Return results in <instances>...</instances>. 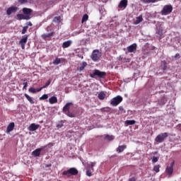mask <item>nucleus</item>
I'll list each match as a JSON object with an SVG mask.
<instances>
[{
	"instance_id": "0eeeda50",
	"label": "nucleus",
	"mask_w": 181,
	"mask_h": 181,
	"mask_svg": "<svg viewBox=\"0 0 181 181\" xmlns=\"http://www.w3.org/2000/svg\"><path fill=\"white\" fill-rule=\"evenodd\" d=\"M173 166H175V160L170 163V166H167L165 169V172L169 175V176H172L173 173Z\"/></svg>"
},
{
	"instance_id": "de8ad7c7",
	"label": "nucleus",
	"mask_w": 181,
	"mask_h": 181,
	"mask_svg": "<svg viewBox=\"0 0 181 181\" xmlns=\"http://www.w3.org/2000/svg\"><path fill=\"white\" fill-rule=\"evenodd\" d=\"M175 59H180V54H179V53L176 54L175 55Z\"/></svg>"
},
{
	"instance_id": "79ce46f5",
	"label": "nucleus",
	"mask_w": 181,
	"mask_h": 181,
	"mask_svg": "<svg viewBox=\"0 0 181 181\" xmlns=\"http://www.w3.org/2000/svg\"><path fill=\"white\" fill-rule=\"evenodd\" d=\"M62 18L60 16H57V17H54V22H60Z\"/></svg>"
},
{
	"instance_id": "58836bf2",
	"label": "nucleus",
	"mask_w": 181,
	"mask_h": 181,
	"mask_svg": "<svg viewBox=\"0 0 181 181\" xmlns=\"http://www.w3.org/2000/svg\"><path fill=\"white\" fill-rule=\"evenodd\" d=\"M47 98H49V95L47 94H44L40 98V100H47Z\"/></svg>"
},
{
	"instance_id": "37998d69",
	"label": "nucleus",
	"mask_w": 181,
	"mask_h": 181,
	"mask_svg": "<svg viewBox=\"0 0 181 181\" xmlns=\"http://www.w3.org/2000/svg\"><path fill=\"white\" fill-rule=\"evenodd\" d=\"M152 162L153 163H156V162H158V157L153 156L152 158Z\"/></svg>"
},
{
	"instance_id": "49530a36",
	"label": "nucleus",
	"mask_w": 181,
	"mask_h": 181,
	"mask_svg": "<svg viewBox=\"0 0 181 181\" xmlns=\"http://www.w3.org/2000/svg\"><path fill=\"white\" fill-rule=\"evenodd\" d=\"M63 127V123H59L57 124V128H62Z\"/></svg>"
},
{
	"instance_id": "8fccbe9b",
	"label": "nucleus",
	"mask_w": 181,
	"mask_h": 181,
	"mask_svg": "<svg viewBox=\"0 0 181 181\" xmlns=\"http://www.w3.org/2000/svg\"><path fill=\"white\" fill-rule=\"evenodd\" d=\"M129 181H136V179H135L134 177H132L129 178Z\"/></svg>"
},
{
	"instance_id": "09e8293b",
	"label": "nucleus",
	"mask_w": 181,
	"mask_h": 181,
	"mask_svg": "<svg viewBox=\"0 0 181 181\" xmlns=\"http://www.w3.org/2000/svg\"><path fill=\"white\" fill-rule=\"evenodd\" d=\"M33 24H32V22L27 23L28 28H29V26H33Z\"/></svg>"
},
{
	"instance_id": "ea45409f",
	"label": "nucleus",
	"mask_w": 181,
	"mask_h": 181,
	"mask_svg": "<svg viewBox=\"0 0 181 181\" xmlns=\"http://www.w3.org/2000/svg\"><path fill=\"white\" fill-rule=\"evenodd\" d=\"M52 83V80H49L46 83L45 86H42V88H47L49 86H50V83Z\"/></svg>"
},
{
	"instance_id": "a878e982",
	"label": "nucleus",
	"mask_w": 181,
	"mask_h": 181,
	"mask_svg": "<svg viewBox=\"0 0 181 181\" xmlns=\"http://www.w3.org/2000/svg\"><path fill=\"white\" fill-rule=\"evenodd\" d=\"M136 123V121L135 120H126L125 124L126 125H134V124Z\"/></svg>"
},
{
	"instance_id": "39448f33",
	"label": "nucleus",
	"mask_w": 181,
	"mask_h": 181,
	"mask_svg": "<svg viewBox=\"0 0 181 181\" xmlns=\"http://www.w3.org/2000/svg\"><path fill=\"white\" fill-rule=\"evenodd\" d=\"M90 57L93 62H98L100 57H101V52L98 49H95L93 51Z\"/></svg>"
},
{
	"instance_id": "1a4fd4ad",
	"label": "nucleus",
	"mask_w": 181,
	"mask_h": 181,
	"mask_svg": "<svg viewBox=\"0 0 181 181\" xmlns=\"http://www.w3.org/2000/svg\"><path fill=\"white\" fill-rule=\"evenodd\" d=\"M40 127V124H36L35 123H32L28 127V131H30V132H33V131H36L37 129H39Z\"/></svg>"
},
{
	"instance_id": "6ab92c4d",
	"label": "nucleus",
	"mask_w": 181,
	"mask_h": 181,
	"mask_svg": "<svg viewBox=\"0 0 181 181\" xmlns=\"http://www.w3.org/2000/svg\"><path fill=\"white\" fill-rule=\"evenodd\" d=\"M156 34L158 35L160 40L163 37L162 36H163V29H162L161 28H159L158 29H157Z\"/></svg>"
},
{
	"instance_id": "e433bc0d",
	"label": "nucleus",
	"mask_w": 181,
	"mask_h": 181,
	"mask_svg": "<svg viewBox=\"0 0 181 181\" xmlns=\"http://www.w3.org/2000/svg\"><path fill=\"white\" fill-rule=\"evenodd\" d=\"M24 83H23V90H26V88L28 87V80L27 79H23Z\"/></svg>"
},
{
	"instance_id": "f3484780",
	"label": "nucleus",
	"mask_w": 181,
	"mask_h": 181,
	"mask_svg": "<svg viewBox=\"0 0 181 181\" xmlns=\"http://www.w3.org/2000/svg\"><path fill=\"white\" fill-rule=\"evenodd\" d=\"M125 149H127V145H122V146H119L117 148L116 151L118 153H121V152H124Z\"/></svg>"
},
{
	"instance_id": "5701e85b",
	"label": "nucleus",
	"mask_w": 181,
	"mask_h": 181,
	"mask_svg": "<svg viewBox=\"0 0 181 181\" xmlns=\"http://www.w3.org/2000/svg\"><path fill=\"white\" fill-rule=\"evenodd\" d=\"M54 33L51 32V33H48V34H42V39H44L45 40H46L47 37H52V36H53Z\"/></svg>"
},
{
	"instance_id": "a18cd8bd",
	"label": "nucleus",
	"mask_w": 181,
	"mask_h": 181,
	"mask_svg": "<svg viewBox=\"0 0 181 181\" xmlns=\"http://www.w3.org/2000/svg\"><path fill=\"white\" fill-rule=\"evenodd\" d=\"M43 88H45L41 87V88H37L35 90H36L37 93H39V92L42 91V90H43Z\"/></svg>"
},
{
	"instance_id": "393cba45",
	"label": "nucleus",
	"mask_w": 181,
	"mask_h": 181,
	"mask_svg": "<svg viewBox=\"0 0 181 181\" xmlns=\"http://www.w3.org/2000/svg\"><path fill=\"white\" fill-rule=\"evenodd\" d=\"M142 21H144L142 16H139V17H136V21L134 22V25H139V23H141Z\"/></svg>"
},
{
	"instance_id": "603ef678",
	"label": "nucleus",
	"mask_w": 181,
	"mask_h": 181,
	"mask_svg": "<svg viewBox=\"0 0 181 181\" xmlns=\"http://www.w3.org/2000/svg\"><path fill=\"white\" fill-rule=\"evenodd\" d=\"M52 167V164H47L45 165V168H50Z\"/></svg>"
},
{
	"instance_id": "b1692460",
	"label": "nucleus",
	"mask_w": 181,
	"mask_h": 181,
	"mask_svg": "<svg viewBox=\"0 0 181 181\" xmlns=\"http://www.w3.org/2000/svg\"><path fill=\"white\" fill-rule=\"evenodd\" d=\"M41 151H42V149H40V148L35 149L34 151H33V156H35V157L40 156Z\"/></svg>"
},
{
	"instance_id": "4c0bfd02",
	"label": "nucleus",
	"mask_w": 181,
	"mask_h": 181,
	"mask_svg": "<svg viewBox=\"0 0 181 181\" xmlns=\"http://www.w3.org/2000/svg\"><path fill=\"white\" fill-rule=\"evenodd\" d=\"M28 29H29L28 25L24 26L23 28L22 32H21L22 35H25V33H26V32H28Z\"/></svg>"
},
{
	"instance_id": "4be33fe9",
	"label": "nucleus",
	"mask_w": 181,
	"mask_h": 181,
	"mask_svg": "<svg viewBox=\"0 0 181 181\" xmlns=\"http://www.w3.org/2000/svg\"><path fill=\"white\" fill-rule=\"evenodd\" d=\"M49 104H56L57 103V98L56 96H52L49 99Z\"/></svg>"
},
{
	"instance_id": "c756f323",
	"label": "nucleus",
	"mask_w": 181,
	"mask_h": 181,
	"mask_svg": "<svg viewBox=\"0 0 181 181\" xmlns=\"http://www.w3.org/2000/svg\"><path fill=\"white\" fill-rule=\"evenodd\" d=\"M87 21H88V15L87 14H84L83 18H82V23H84V22H87Z\"/></svg>"
},
{
	"instance_id": "f03ea898",
	"label": "nucleus",
	"mask_w": 181,
	"mask_h": 181,
	"mask_svg": "<svg viewBox=\"0 0 181 181\" xmlns=\"http://www.w3.org/2000/svg\"><path fill=\"white\" fill-rule=\"evenodd\" d=\"M95 76H97L100 78H104V77H105V76H107V73L103 72V71H100L98 69H95L93 71V72L90 74V77H91V78H95Z\"/></svg>"
},
{
	"instance_id": "3c124183",
	"label": "nucleus",
	"mask_w": 181,
	"mask_h": 181,
	"mask_svg": "<svg viewBox=\"0 0 181 181\" xmlns=\"http://www.w3.org/2000/svg\"><path fill=\"white\" fill-rule=\"evenodd\" d=\"M119 110L120 111H123L124 110V107L122 106H120V107H119Z\"/></svg>"
},
{
	"instance_id": "7c9ffc66",
	"label": "nucleus",
	"mask_w": 181,
	"mask_h": 181,
	"mask_svg": "<svg viewBox=\"0 0 181 181\" xmlns=\"http://www.w3.org/2000/svg\"><path fill=\"white\" fill-rule=\"evenodd\" d=\"M159 169H160V165H157L153 167V170L156 173H159Z\"/></svg>"
},
{
	"instance_id": "c85d7f7f",
	"label": "nucleus",
	"mask_w": 181,
	"mask_h": 181,
	"mask_svg": "<svg viewBox=\"0 0 181 181\" xmlns=\"http://www.w3.org/2000/svg\"><path fill=\"white\" fill-rule=\"evenodd\" d=\"M144 4H155V2H158V0H142Z\"/></svg>"
},
{
	"instance_id": "9b49d317",
	"label": "nucleus",
	"mask_w": 181,
	"mask_h": 181,
	"mask_svg": "<svg viewBox=\"0 0 181 181\" xmlns=\"http://www.w3.org/2000/svg\"><path fill=\"white\" fill-rule=\"evenodd\" d=\"M28 42V35H26L25 37H23L20 42L19 45L21 46V49H25V45H26V42Z\"/></svg>"
},
{
	"instance_id": "20e7f679",
	"label": "nucleus",
	"mask_w": 181,
	"mask_h": 181,
	"mask_svg": "<svg viewBox=\"0 0 181 181\" xmlns=\"http://www.w3.org/2000/svg\"><path fill=\"white\" fill-rule=\"evenodd\" d=\"M172 11H173V7L172 6L165 5L160 11V13L161 15L165 16L166 15H169V13H172Z\"/></svg>"
},
{
	"instance_id": "a211bd4d",
	"label": "nucleus",
	"mask_w": 181,
	"mask_h": 181,
	"mask_svg": "<svg viewBox=\"0 0 181 181\" xmlns=\"http://www.w3.org/2000/svg\"><path fill=\"white\" fill-rule=\"evenodd\" d=\"M86 67H87V62H83L81 64V66L77 68V71H83Z\"/></svg>"
},
{
	"instance_id": "f704fd0d",
	"label": "nucleus",
	"mask_w": 181,
	"mask_h": 181,
	"mask_svg": "<svg viewBox=\"0 0 181 181\" xmlns=\"http://www.w3.org/2000/svg\"><path fill=\"white\" fill-rule=\"evenodd\" d=\"M166 69H168V63L164 60L163 61L162 69L165 71Z\"/></svg>"
},
{
	"instance_id": "7ed1b4c3",
	"label": "nucleus",
	"mask_w": 181,
	"mask_h": 181,
	"mask_svg": "<svg viewBox=\"0 0 181 181\" xmlns=\"http://www.w3.org/2000/svg\"><path fill=\"white\" fill-rule=\"evenodd\" d=\"M168 136L169 134L168 133H161L156 137L155 141L158 144H162V142H163L165 139H166V138H168Z\"/></svg>"
},
{
	"instance_id": "423d86ee",
	"label": "nucleus",
	"mask_w": 181,
	"mask_h": 181,
	"mask_svg": "<svg viewBox=\"0 0 181 181\" xmlns=\"http://www.w3.org/2000/svg\"><path fill=\"white\" fill-rule=\"evenodd\" d=\"M121 103H122V98L120 95L113 98L110 101V104L112 107H117V105L121 104Z\"/></svg>"
},
{
	"instance_id": "c9c22d12",
	"label": "nucleus",
	"mask_w": 181,
	"mask_h": 181,
	"mask_svg": "<svg viewBox=\"0 0 181 181\" xmlns=\"http://www.w3.org/2000/svg\"><path fill=\"white\" fill-rule=\"evenodd\" d=\"M105 139H107V141H112L114 140V136H110L108 134L105 136Z\"/></svg>"
},
{
	"instance_id": "9d476101",
	"label": "nucleus",
	"mask_w": 181,
	"mask_h": 181,
	"mask_svg": "<svg viewBox=\"0 0 181 181\" xmlns=\"http://www.w3.org/2000/svg\"><path fill=\"white\" fill-rule=\"evenodd\" d=\"M127 6H128V0H121L120 3L118 5V8H119L120 9H122V8L125 9Z\"/></svg>"
},
{
	"instance_id": "6e6552de",
	"label": "nucleus",
	"mask_w": 181,
	"mask_h": 181,
	"mask_svg": "<svg viewBox=\"0 0 181 181\" xmlns=\"http://www.w3.org/2000/svg\"><path fill=\"white\" fill-rule=\"evenodd\" d=\"M18 11V7L16 6H11L6 10L7 15H12V13H15Z\"/></svg>"
},
{
	"instance_id": "ddd939ff",
	"label": "nucleus",
	"mask_w": 181,
	"mask_h": 181,
	"mask_svg": "<svg viewBox=\"0 0 181 181\" xmlns=\"http://www.w3.org/2000/svg\"><path fill=\"white\" fill-rule=\"evenodd\" d=\"M32 12H33V11L30 8H23V13H24L25 16H30V15H32Z\"/></svg>"
},
{
	"instance_id": "2f4dec72",
	"label": "nucleus",
	"mask_w": 181,
	"mask_h": 181,
	"mask_svg": "<svg viewBox=\"0 0 181 181\" xmlns=\"http://www.w3.org/2000/svg\"><path fill=\"white\" fill-rule=\"evenodd\" d=\"M61 62L62 61L60 60L59 58H56L53 62V64H55V66H57V64H60Z\"/></svg>"
},
{
	"instance_id": "bb28decb",
	"label": "nucleus",
	"mask_w": 181,
	"mask_h": 181,
	"mask_svg": "<svg viewBox=\"0 0 181 181\" xmlns=\"http://www.w3.org/2000/svg\"><path fill=\"white\" fill-rule=\"evenodd\" d=\"M98 98H99V100H104L105 98V93L102 91L98 94Z\"/></svg>"
},
{
	"instance_id": "c03bdc74",
	"label": "nucleus",
	"mask_w": 181,
	"mask_h": 181,
	"mask_svg": "<svg viewBox=\"0 0 181 181\" xmlns=\"http://www.w3.org/2000/svg\"><path fill=\"white\" fill-rule=\"evenodd\" d=\"M18 2L20 4H26V2H28V0H18Z\"/></svg>"
},
{
	"instance_id": "dca6fc26",
	"label": "nucleus",
	"mask_w": 181,
	"mask_h": 181,
	"mask_svg": "<svg viewBox=\"0 0 181 181\" xmlns=\"http://www.w3.org/2000/svg\"><path fill=\"white\" fill-rule=\"evenodd\" d=\"M15 128V123L14 122H11L6 129V132L7 134H9V132H12V130L14 129Z\"/></svg>"
},
{
	"instance_id": "2eb2a0df",
	"label": "nucleus",
	"mask_w": 181,
	"mask_h": 181,
	"mask_svg": "<svg viewBox=\"0 0 181 181\" xmlns=\"http://www.w3.org/2000/svg\"><path fill=\"white\" fill-rule=\"evenodd\" d=\"M127 50H128L129 53H134V52H135V50H136V44L134 43V44L129 46L127 47Z\"/></svg>"
},
{
	"instance_id": "72a5a7b5",
	"label": "nucleus",
	"mask_w": 181,
	"mask_h": 181,
	"mask_svg": "<svg viewBox=\"0 0 181 181\" xmlns=\"http://www.w3.org/2000/svg\"><path fill=\"white\" fill-rule=\"evenodd\" d=\"M65 114H66V115H67L68 117H70V118H74V117H76V115H74V114L72 113V112H70V111L66 112Z\"/></svg>"
},
{
	"instance_id": "aec40b11",
	"label": "nucleus",
	"mask_w": 181,
	"mask_h": 181,
	"mask_svg": "<svg viewBox=\"0 0 181 181\" xmlns=\"http://www.w3.org/2000/svg\"><path fill=\"white\" fill-rule=\"evenodd\" d=\"M71 43H72L71 40L64 42L62 44L63 49H66V47H70V46H71Z\"/></svg>"
},
{
	"instance_id": "f8f14e48",
	"label": "nucleus",
	"mask_w": 181,
	"mask_h": 181,
	"mask_svg": "<svg viewBox=\"0 0 181 181\" xmlns=\"http://www.w3.org/2000/svg\"><path fill=\"white\" fill-rule=\"evenodd\" d=\"M73 105V103H67L63 107L62 111L66 114V112H68L70 111V107Z\"/></svg>"
},
{
	"instance_id": "cd10ccee",
	"label": "nucleus",
	"mask_w": 181,
	"mask_h": 181,
	"mask_svg": "<svg viewBox=\"0 0 181 181\" xmlns=\"http://www.w3.org/2000/svg\"><path fill=\"white\" fill-rule=\"evenodd\" d=\"M95 165H97V163L95 162H91L90 163V165H88L87 168H89V169L90 168L91 170L93 172H94V166H95Z\"/></svg>"
},
{
	"instance_id": "473e14b6",
	"label": "nucleus",
	"mask_w": 181,
	"mask_h": 181,
	"mask_svg": "<svg viewBox=\"0 0 181 181\" xmlns=\"http://www.w3.org/2000/svg\"><path fill=\"white\" fill-rule=\"evenodd\" d=\"M86 176H88L89 177H91V176H93V173H91V170H90V168L88 167L86 169Z\"/></svg>"
},
{
	"instance_id": "412c9836",
	"label": "nucleus",
	"mask_w": 181,
	"mask_h": 181,
	"mask_svg": "<svg viewBox=\"0 0 181 181\" xmlns=\"http://www.w3.org/2000/svg\"><path fill=\"white\" fill-rule=\"evenodd\" d=\"M24 95L28 101H29L30 104H35V100H33V98L28 95V93H25Z\"/></svg>"
},
{
	"instance_id": "4468645a",
	"label": "nucleus",
	"mask_w": 181,
	"mask_h": 181,
	"mask_svg": "<svg viewBox=\"0 0 181 181\" xmlns=\"http://www.w3.org/2000/svg\"><path fill=\"white\" fill-rule=\"evenodd\" d=\"M17 18L18 21H22V20L29 21V19H30V16H25L24 14H17Z\"/></svg>"
},
{
	"instance_id": "f257e3e1",
	"label": "nucleus",
	"mask_w": 181,
	"mask_h": 181,
	"mask_svg": "<svg viewBox=\"0 0 181 181\" xmlns=\"http://www.w3.org/2000/svg\"><path fill=\"white\" fill-rule=\"evenodd\" d=\"M63 176H67L71 177V176H76L78 175V170L76 168H71L68 170H65L62 173Z\"/></svg>"
},
{
	"instance_id": "a19ab883",
	"label": "nucleus",
	"mask_w": 181,
	"mask_h": 181,
	"mask_svg": "<svg viewBox=\"0 0 181 181\" xmlns=\"http://www.w3.org/2000/svg\"><path fill=\"white\" fill-rule=\"evenodd\" d=\"M28 91L29 93H33V94H35V93H37L36 89L34 88H30Z\"/></svg>"
}]
</instances>
